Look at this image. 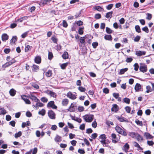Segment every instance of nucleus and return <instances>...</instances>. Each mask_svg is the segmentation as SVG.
Wrapping results in <instances>:
<instances>
[{"label":"nucleus","mask_w":154,"mask_h":154,"mask_svg":"<svg viewBox=\"0 0 154 154\" xmlns=\"http://www.w3.org/2000/svg\"><path fill=\"white\" fill-rule=\"evenodd\" d=\"M122 127V128L117 125L115 127V130L116 132L119 134L124 136H126L127 135L126 130L123 127Z\"/></svg>","instance_id":"1"},{"label":"nucleus","mask_w":154,"mask_h":154,"mask_svg":"<svg viewBox=\"0 0 154 154\" xmlns=\"http://www.w3.org/2000/svg\"><path fill=\"white\" fill-rule=\"evenodd\" d=\"M83 119L87 122H91L93 120L94 115L92 114H86L83 116Z\"/></svg>","instance_id":"2"},{"label":"nucleus","mask_w":154,"mask_h":154,"mask_svg":"<svg viewBox=\"0 0 154 154\" xmlns=\"http://www.w3.org/2000/svg\"><path fill=\"white\" fill-rule=\"evenodd\" d=\"M76 103H72L69 107L67 109H66V110L70 112H75V108H76L77 107V106L76 105Z\"/></svg>","instance_id":"3"},{"label":"nucleus","mask_w":154,"mask_h":154,"mask_svg":"<svg viewBox=\"0 0 154 154\" xmlns=\"http://www.w3.org/2000/svg\"><path fill=\"white\" fill-rule=\"evenodd\" d=\"M21 99L23 100L26 104H31V102L29 100V98H28V95H22L21 96Z\"/></svg>","instance_id":"4"},{"label":"nucleus","mask_w":154,"mask_h":154,"mask_svg":"<svg viewBox=\"0 0 154 154\" xmlns=\"http://www.w3.org/2000/svg\"><path fill=\"white\" fill-rule=\"evenodd\" d=\"M134 89L136 92L143 91V85L139 83H137L134 87Z\"/></svg>","instance_id":"5"},{"label":"nucleus","mask_w":154,"mask_h":154,"mask_svg":"<svg viewBox=\"0 0 154 154\" xmlns=\"http://www.w3.org/2000/svg\"><path fill=\"white\" fill-rule=\"evenodd\" d=\"M48 115L49 118L51 119H55L56 118V114L52 110H49L48 113Z\"/></svg>","instance_id":"6"},{"label":"nucleus","mask_w":154,"mask_h":154,"mask_svg":"<svg viewBox=\"0 0 154 154\" xmlns=\"http://www.w3.org/2000/svg\"><path fill=\"white\" fill-rule=\"evenodd\" d=\"M140 64L141 65H142V66L141 65L139 67V70L140 71L143 73L146 72L147 70V66L144 64L140 63Z\"/></svg>","instance_id":"7"},{"label":"nucleus","mask_w":154,"mask_h":154,"mask_svg":"<svg viewBox=\"0 0 154 154\" xmlns=\"http://www.w3.org/2000/svg\"><path fill=\"white\" fill-rule=\"evenodd\" d=\"M44 92L50 95L51 97L56 98L57 96V95L56 93L54 92L51 91L47 90L44 91Z\"/></svg>","instance_id":"8"},{"label":"nucleus","mask_w":154,"mask_h":154,"mask_svg":"<svg viewBox=\"0 0 154 154\" xmlns=\"http://www.w3.org/2000/svg\"><path fill=\"white\" fill-rule=\"evenodd\" d=\"M116 118L120 122H129V121L127 119L123 117L122 116H121L120 117L119 116H117L116 117Z\"/></svg>","instance_id":"9"},{"label":"nucleus","mask_w":154,"mask_h":154,"mask_svg":"<svg viewBox=\"0 0 154 154\" xmlns=\"http://www.w3.org/2000/svg\"><path fill=\"white\" fill-rule=\"evenodd\" d=\"M67 97L72 100H75L76 98V96L70 91H69L66 94Z\"/></svg>","instance_id":"10"},{"label":"nucleus","mask_w":154,"mask_h":154,"mask_svg":"<svg viewBox=\"0 0 154 154\" xmlns=\"http://www.w3.org/2000/svg\"><path fill=\"white\" fill-rule=\"evenodd\" d=\"M111 109L112 112H117L119 110V109L118 105L116 104H113Z\"/></svg>","instance_id":"11"},{"label":"nucleus","mask_w":154,"mask_h":154,"mask_svg":"<svg viewBox=\"0 0 154 154\" xmlns=\"http://www.w3.org/2000/svg\"><path fill=\"white\" fill-rule=\"evenodd\" d=\"M42 59L41 57L40 56H36L34 59L35 62L38 64L40 63L41 62Z\"/></svg>","instance_id":"12"},{"label":"nucleus","mask_w":154,"mask_h":154,"mask_svg":"<svg viewBox=\"0 0 154 154\" xmlns=\"http://www.w3.org/2000/svg\"><path fill=\"white\" fill-rule=\"evenodd\" d=\"M146 52L141 51H136L135 54L138 56H141L144 55L146 54Z\"/></svg>","instance_id":"13"},{"label":"nucleus","mask_w":154,"mask_h":154,"mask_svg":"<svg viewBox=\"0 0 154 154\" xmlns=\"http://www.w3.org/2000/svg\"><path fill=\"white\" fill-rule=\"evenodd\" d=\"M144 136L146 137V139H152L154 137L150 134L149 133L146 132L144 134Z\"/></svg>","instance_id":"14"},{"label":"nucleus","mask_w":154,"mask_h":154,"mask_svg":"<svg viewBox=\"0 0 154 154\" xmlns=\"http://www.w3.org/2000/svg\"><path fill=\"white\" fill-rule=\"evenodd\" d=\"M9 36L6 33L2 34V39L3 41H5L8 39Z\"/></svg>","instance_id":"15"},{"label":"nucleus","mask_w":154,"mask_h":154,"mask_svg":"<svg viewBox=\"0 0 154 154\" xmlns=\"http://www.w3.org/2000/svg\"><path fill=\"white\" fill-rule=\"evenodd\" d=\"M111 137L112 138V142L114 143H116L118 142L117 139L116 140V134L114 133H112L111 134Z\"/></svg>","instance_id":"16"},{"label":"nucleus","mask_w":154,"mask_h":154,"mask_svg":"<svg viewBox=\"0 0 154 154\" xmlns=\"http://www.w3.org/2000/svg\"><path fill=\"white\" fill-rule=\"evenodd\" d=\"M32 71L33 72H37L39 69V66L34 64L32 66Z\"/></svg>","instance_id":"17"},{"label":"nucleus","mask_w":154,"mask_h":154,"mask_svg":"<svg viewBox=\"0 0 154 154\" xmlns=\"http://www.w3.org/2000/svg\"><path fill=\"white\" fill-rule=\"evenodd\" d=\"M31 124L30 122L28 121H27L26 122H23L22 124V128H24L26 126H30Z\"/></svg>","instance_id":"18"},{"label":"nucleus","mask_w":154,"mask_h":154,"mask_svg":"<svg viewBox=\"0 0 154 154\" xmlns=\"http://www.w3.org/2000/svg\"><path fill=\"white\" fill-rule=\"evenodd\" d=\"M7 113V111L3 108L0 106V115H5Z\"/></svg>","instance_id":"19"},{"label":"nucleus","mask_w":154,"mask_h":154,"mask_svg":"<svg viewBox=\"0 0 154 154\" xmlns=\"http://www.w3.org/2000/svg\"><path fill=\"white\" fill-rule=\"evenodd\" d=\"M104 39L106 40L112 41V37L111 35H106L104 36Z\"/></svg>","instance_id":"20"},{"label":"nucleus","mask_w":154,"mask_h":154,"mask_svg":"<svg viewBox=\"0 0 154 154\" xmlns=\"http://www.w3.org/2000/svg\"><path fill=\"white\" fill-rule=\"evenodd\" d=\"M16 92V90L13 88L11 89L9 91L10 94L12 97L14 96L15 95Z\"/></svg>","instance_id":"21"},{"label":"nucleus","mask_w":154,"mask_h":154,"mask_svg":"<svg viewBox=\"0 0 154 154\" xmlns=\"http://www.w3.org/2000/svg\"><path fill=\"white\" fill-rule=\"evenodd\" d=\"M84 27L82 26V27H79V29L78 33L80 35H82L84 33Z\"/></svg>","instance_id":"22"},{"label":"nucleus","mask_w":154,"mask_h":154,"mask_svg":"<svg viewBox=\"0 0 154 154\" xmlns=\"http://www.w3.org/2000/svg\"><path fill=\"white\" fill-rule=\"evenodd\" d=\"M113 13V12L112 11L108 12L106 14L105 16L107 18H108L109 17L111 18L112 17V14Z\"/></svg>","instance_id":"23"},{"label":"nucleus","mask_w":154,"mask_h":154,"mask_svg":"<svg viewBox=\"0 0 154 154\" xmlns=\"http://www.w3.org/2000/svg\"><path fill=\"white\" fill-rule=\"evenodd\" d=\"M85 35L84 36L81 37L80 38V42L82 44H84V45H85V37H86V36L87 35Z\"/></svg>","instance_id":"24"},{"label":"nucleus","mask_w":154,"mask_h":154,"mask_svg":"<svg viewBox=\"0 0 154 154\" xmlns=\"http://www.w3.org/2000/svg\"><path fill=\"white\" fill-rule=\"evenodd\" d=\"M63 58L64 59H68L69 57V54L67 51H65L62 55Z\"/></svg>","instance_id":"25"},{"label":"nucleus","mask_w":154,"mask_h":154,"mask_svg":"<svg viewBox=\"0 0 154 154\" xmlns=\"http://www.w3.org/2000/svg\"><path fill=\"white\" fill-rule=\"evenodd\" d=\"M28 98H29V99H31L32 101H35V100L36 99L37 97L34 94H32L28 95Z\"/></svg>","instance_id":"26"},{"label":"nucleus","mask_w":154,"mask_h":154,"mask_svg":"<svg viewBox=\"0 0 154 154\" xmlns=\"http://www.w3.org/2000/svg\"><path fill=\"white\" fill-rule=\"evenodd\" d=\"M17 40V37L16 36H12L11 39L10 40V43H14Z\"/></svg>","instance_id":"27"},{"label":"nucleus","mask_w":154,"mask_h":154,"mask_svg":"<svg viewBox=\"0 0 154 154\" xmlns=\"http://www.w3.org/2000/svg\"><path fill=\"white\" fill-rule=\"evenodd\" d=\"M69 100L67 99H64L62 101V105L63 106H66L68 104Z\"/></svg>","instance_id":"28"},{"label":"nucleus","mask_w":154,"mask_h":154,"mask_svg":"<svg viewBox=\"0 0 154 154\" xmlns=\"http://www.w3.org/2000/svg\"><path fill=\"white\" fill-rule=\"evenodd\" d=\"M130 99L127 97H125L123 99V103H125L127 104H129L130 103Z\"/></svg>","instance_id":"29"},{"label":"nucleus","mask_w":154,"mask_h":154,"mask_svg":"<svg viewBox=\"0 0 154 154\" xmlns=\"http://www.w3.org/2000/svg\"><path fill=\"white\" fill-rule=\"evenodd\" d=\"M128 68H125L124 69H120V72H119V74L120 75H122L124 74L125 72H126L127 71H128Z\"/></svg>","instance_id":"30"},{"label":"nucleus","mask_w":154,"mask_h":154,"mask_svg":"<svg viewBox=\"0 0 154 154\" xmlns=\"http://www.w3.org/2000/svg\"><path fill=\"white\" fill-rule=\"evenodd\" d=\"M137 134L138 133L137 132H129V135L132 138H134Z\"/></svg>","instance_id":"31"},{"label":"nucleus","mask_w":154,"mask_h":154,"mask_svg":"<svg viewBox=\"0 0 154 154\" xmlns=\"http://www.w3.org/2000/svg\"><path fill=\"white\" fill-rule=\"evenodd\" d=\"M54 103V101L52 100L49 101L47 104V107L48 108H51Z\"/></svg>","instance_id":"32"},{"label":"nucleus","mask_w":154,"mask_h":154,"mask_svg":"<svg viewBox=\"0 0 154 154\" xmlns=\"http://www.w3.org/2000/svg\"><path fill=\"white\" fill-rule=\"evenodd\" d=\"M61 137L57 135L56 137L54 138V140L57 142H59L61 140Z\"/></svg>","instance_id":"33"},{"label":"nucleus","mask_w":154,"mask_h":154,"mask_svg":"<svg viewBox=\"0 0 154 154\" xmlns=\"http://www.w3.org/2000/svg\"><path fill=\"white\" fill-rule=\"evenodd\" d=\"M53 57V55L52 52L48 51V59L51 60Z\"/></svg>","instance_id":"34"},{"label":"nucleus","mask_w":154,"mask_h":154,"mask_svg":"<svg viewBox=\"0 0 154 154\" xmlns=\"http://www.w3.org/2000/svg\"><path fill=\"white\" fill-rule=\"evenodd\" d=\"M146 93H149L152 91V89L151 88V87L149 85H147L146 86Z\"/></svg>","instance_id":"35"},{"label":"nucleus","mask_w":154,"mask_h":154,"mask_svg":"<svg viewBox=\"0 0 154 154\" xmlns=\"http://www.w3.org/2000/svg\"><path fill=\"white\" fill-rule=\"evenodd\" d=\"M73 26L71 28V30L72 31H75L76 29L77 28V25L75 23H73Z\"/></svg>","instance_id":"36"},{"label":"nucleus","mask_w":154,"mask_h":154,"mask_svg":"<svg viewBox=\"0 0 154 154\" xmlns=\"http://www.w3.org/2000/svg\"><path fill=\"white\" fill-rule=\"evenodd\" d=\"M78 26H81L83 25V22L81 20L76 21L75 22Z\"/></svg>","instance_id":"37"},{"label":"nucleus","mask_w":154,"mask_h":154,"mask_svg":"<svg viewBox=\"0 0 154 154\" xmlns=\"http://www.w3.org/2000/svg\"><path fill=\"white\" fill-rule=\"evenodd\" d=\"M46 113V111L44 109H42L41 111H40L38 113L39 115H41L42 116H44Z\"/></svg>","instance_id":"38"},{"label":"nucleus","mask_w":154,"mask_h":154,"mask_svg":"<svg viewBox=\"0 0 154 154\" xmlns=\"http://www.w3.org/2000/svg\"><path fill=\"white\" fill-rule=\"evenodd\" d=\"M84 10V9H82L80 11L79 13L78 14H76L75 15V17L76 18H77L79 17H80L81 14L82 13H84V12H83V11Z\"/></svg>","instance_id":"39"},{"label":"nucleus","mask_w":154,"mask_h":154,"mask_svg":"<svg viewBox=\"0 0 154 154\" xmlns=\"http://www.w3.org/2000/svg\"><path fill=\"white\" fill-rule=\"evenodd\" d=\"M135 28L136 32L138 33H140L141 32L140 26L138 25L135 26Z\"/></svg>","instance_id":"40"},{"label":"nucleus","mask_w":154,"mask_h":154,"mask_svg":"<svg viewBox=\"0 0 154 154\" xmlns=\"http://www.w3.org/2000/svg\"><path fill=\"white\" fill-rule=\"evenodd\" d=\"M11 65V64L10 63V61H8V62H6L2 66V67L3 68H6Z\"/></svg>","instance_id":"41"},{"label":"nucleus","mask_w":154,"mask_h":154,"mask_svg":"<svg viewBox=\"0 0 154 154\" xmlns=\"http://www.w3.org/2000/svg\"><path fill=\"white\" fill-rule=\"evenodd\" d=\"M68 63L67 62L62 64L60 65L61 68L63 69H65L66 68V67L68 65Z\"/></svg>","instance_id":"42"},{"label":"nucleus","mask_w":154,"mask_h":154,"mask_svg":"<svg viewBox=\"0 0 154 154\" xmlns=\"http://www.w3.org/2000/svg\"><path fill=\"white\" fill-rule=\"evenodd\" d=\"M106 31L109 34H111L113 32V31L108 27H106Z\"/></svg>","instance_id":"43"},{"label":"nucleus","mask_w":154,"mask_h":154,"mask_svg":"<svg viewBox=\"0 0 154 154\" xmlns=\"http://www.w3.org/2000/svg\"><path fill=\"white\" fill-rule=\"evenodd\" d=\"M94 9L95 10L99 11H102L103 10V9L99 6H95L94 7Z\"/></svg>","instance_id":"44"},{"label":"nucleus","mask_w":154,"mask_h":154,"mask_svg":"<svg viewBox=\"0 0 154 154\" xmlns=\"http://www.w3.org/2000/svg\"><path fill=\"white\" fill-rule=\"evenodd\" d=\"M99 138L102 139L103 141H106V137L105 134H103L100 135L99 136Z\"/></svg>","instance_id":"45"},{"label":"nucleus","mask_w":154,"mask_h":154,"mask_svg":"<svg viewBox=\"0 0 154 154\" xmlns=\"http://www.w3.org/2000/svg\"><path fill=\"white\" fill-rule=\"evenodd\" d=\"M51 39L54 43H57L58 41V39L55 37V35H54L52 37Z\"/></svg>","instance_id":"46"},{"label":"nucleus","mask_w":154,"mask_h":154,"mask_svg":"<svg viewBox=\"0 0 154 154\" xmlns=\"http://www.w3.org/2000/svg\"><path fill=\"white\" fill-rule=\"evenodd\" d=\"M22 135V132L21 131H19L17 133L15 134L14 137L15 138H17L20 137Z\"/></svg>","instance_id":"47"},{"label":"nucleus","mask_w":154,"mask_h":154,"mask_svg":"<svg viewBox=\"0 0 154 154\" xmlns=\"http://www.w3.org/2000/svg\"><path fill=\"white\" fill-rule=\"evenodd\" d=\"M135 122L138 125L141 126H142L143 125L142 122L140 121L137 119L135 120Z\"/></svg>","instance_id":"48"},{"label":"nucleus","mask_w":154,"mask_h":154,"mask_svg":"<svg viewBox=\"0 0 154 154\" xmlns=\"http://www.w3.org/2000/svg\"><path fill=\"white\" fill-rule=\"evenodd\" d=\"M52 71L51 70H49L45 73L47 77H50L51 76Z\"/></svg>","instance_id":"49"},{"label":"nucleus","mask_w":154,"mask_h":154,"mask_svg":"<svg viewBox=\"0 0 154 154\" xmlns=\"http://www.w3.org/2000/svg\"><path fill=\"white\" fill-rule=\"evenodd\" d=\"M136 139L138 141H139L140 139L141 140H143V137L138 133L137 135V137L136 138Z\"/></svg>","instance_id":"50"},{"label":"nucleus","mask_w":154,"mask_h":154,"mask_svg":"<svg viewBox=\"0 0 154 154\" xmlns=\"http://www.w3.org/2000/svg\"><path fill=\"white\" fill-rule=\"evenodd\" d=\"M134 70L136 71H137L139 68V66L138 63H135L134 65Z\"/></svg>","instance_id":"51"},{"label":"nucleus","mask_w":154,"mask_h":154,"mask_svg":"<svg viewBox=\"0 0 154 154\" xmlns=\"http://www.w3.org/2000/svg\"><path fill=\"white\" fill-rule=\"evenodd\" d=\"M103 90V93L105 94H108L109 93V89L107 88H105Z\"/></svg>","instance_id":"52"},{"label":"nucleus","mask_w":154,"mask_h":154,"mask_svg":"<svg viewBox=\"0 0 154 154\" xmlns=\"http://www.w3.org/2000/svg\"><path fill=\"white\" fill-rule=\"evenodd\" d=\"M32 48V47L29 45H27L26 46L25 48V51L26 52H27L28 51L30 50Z\"/></svg>","instance_id":"53"},{"label":"nucleus","mask_w":154,"mask_h":154,"mask_svg":"<svg viewBox=\"0 0 154 154\" xmlns=\"http://www.w3.org/2000/svg\"><path fill=\"white\" fill-rule=\"evenodd\" d=\"M142 30L146 32V33H148L149 32V29L147 26H145L144 27H143L142 29Z\"/></svg>","instance_id":"54"},{"label":"nucleus","mask_w":154,"mask_h":154,"mask_svg":"<svg viewBox=\"0 0 154 154\" xmlns=\"http://www.w3.org/2000/svg\"><path fill=\"white\" fill-rule=\"evenodd\" d=\"M125 111L128 113H130L131 111V108L130 106H126L125 108Z\"/></svg>","instance_id":"55"},{"label":"nucleus","mask_w":154,"mask_h":154,"mask_svg":"<svg viewBox=\"0 0 154 154\" xmlns=\"http://www.w3.org/2000/svg\"><path fill=\"white\" fill-rule=\"evenodd\" d=\"M113 4H109L106 6V8L108 10L111 9L113 7Z\"/></svg>","instance_id":"56"},{"label":"nucleus","mask_w":154,"mask_h":154,"mask_svg":"<svg viewBox=\"0 0 154 154\" xmlns=\"http://www.w3.org/2000/svg\"><path fill=\"white\" fill-rule=\"evenodd\" d=\"M101 17V15L100 14L98 13L95 14L94 16V18L96 19H99Z\"/></svg>","instance_id":"57"},{"label":"nucleus","mask_w":154,"mask_h":154,"mask_svg":"<svg viewBox=\"0 0 154 154\" xmlns=\"http://www.w3.org/2000/svg\"><path fill=\"white\" fill-rule=\"evenodd\" d=\"M84 141L85 144L88 146H91L90 143L88 140L86 138L84 139Z\"/></svg>","instance_id":"58"},{"label":"nucleus","mask_w":154,"mask_h":154,"mask_svg":"<svg viewBox=\"0 0 154 154\" xmlns=\"http://www.w3.org/2000/svg\"><path fill=\"white\" fill-rule=\"evenodd\" d=\"M78 152L81 154H84L85 153V150L83 149H79L78 150Z\"/></svg>","instance_id":"59"},{"label":"nucleus","mask_w":154,"mask_h":154,"mask_svg":"<svg viewBox=\"0 0 154 154\" xmlns=\"http://www.w3.org/2000/svg\"><path fill=\"white\" fill-rule=\"evenodd\" d=\"M78 89L81 92H84L86 90V89L85 88L80 86L78 88Z\"/></svg>","instance_id":"60"},{"label":"nucleus","mask_w":154,"mask_h":154,"mask_svg":"<svg viewBox=\"0 0 154 154\" xmlns=\"http://www.w3.org/2000/svg\"><path fill=\"white\" fill-rule=\"evenodd\" d=\"M129 145L127 143H126L124 146V148L125 151L127 150L129 148Z\"/></svg>","instance_id":"61"},{"label":"nucleus","mask_w":154,"mask_h":154,"mask_svg":"<svg viewBox=\"0 0 154 154\" xmlns=\"http://www.w3.org/2000/svg\"><path fill=\"white\" fill-rule=\"evenodd\" d=\"M41 101L43 103H46L48 101V99L45 97H43L41 99Z\"/></svg>","instance_id":"62"},{"label":"nucleus","mask_w":154,"mask_h":154,"mask_svg":"<svg viewBox=\"0 0 154 154\" xmlns=\"http://www.w3.org/2000/svg\"><path fill=\"white\" fill-rule=\"evenodd\" d=\"M140 38L141 37L140 36L137 35L135 37L134 41L135 42H138L140 41Z\"/></svg>","instance_id":"63"},{"label":"nucleus","mask_w":154,"mask_h":154,"mask_svg":"<svg viewBox=\"0 0 154 154\" xmlns=\"http://www.w3.org/2000/svg\"><path fill=\"white\" fill-rule=\"evenodd\" d=\"M147 144L149 146H152L154 144V142L152 140H147Z\"/></svg>","instance_id":"64"}]
</instances>
